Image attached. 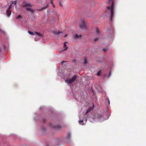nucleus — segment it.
<instances>
[{
    "label": "nucleus",
    "instance_id": "nucleus-1",
    "mask_svg": "<svg viewBox=\"0 0 146 146\" xmlns=\"http://www.w3.org/2000/svg\"><path fill=\"white\" fill-rule=\"evenodd\" d=\"M109 6H107V12L110 13V17L111 19L113 16L114 12V4L113 0H109Z\"/></svg>",
    "mask_w": 146,
    "mask_h": 146
},
{
    "label": "nucleus",
    "instance_id": "nucleus-2",
    "mask_svg": "<svg viewBox=\"0 0 146 146\" xmlns=\"http://www.w3.org/2000/svg\"><path fill=\"white\" fill-rule=\"evenodd\" d=\"M77 78V76L74 75L72 78L71 79H67L65 80V82L67 83L68 85L72 83Z\"/></svg>",
    "mask_w": 146,
    "mask_h": 146
},
{
    "label": "nucleus",
    "instance_id": "nucleus-3",
    "mask_svg": "<svg viewBox=\"0 0 146 146\" xmlns=\"http://www.w3.org/2000/svg\"><path fill=\"white\" fill-rule=\"evenodd\" d=\"M80 28L83 29H86V26L85 23L84 22H83L80 25Z\"/></svg>",
    "mask_w": 146,
    "mask_h": 146
},
{
    "label": "nucleus",
    "instance_id": "nucleus-4",
    "mask_svg": "<svg viewBox=\"0 0 146 146\" xmlns=\"http://www.w3.org/2000/svg\"><path fill=\"white\" fill-rule=\"evenodd\" d=\"M12 5V4H11L10 5L9 8L7 9V11H6V13L7 14V15L8 17H9L11 15V11H10V10H9V9L11 8Z\"/></svg>",
    "mask_w": 146,
    "mask_h": 146
},
{
    "label": "nucleus",
    "instance_id": "nucleus-5",
    "mask_svg": "<svg viewBox=\"0 0 146 146\" xmlns=\"http://www.w3.org/2000/svg\"><path fill=\"white\" fill-rule=\"evenodd\" d=\"M32 5L30 3H24L23 4V7H26L27 6L31 7Z\"/></svg>",
    "mask_w": 146,
    "mask_h": 146
},
{
    "label": "nucleus",
    "instance_id": "nucleus-6",
    "mask_svg": "<svg viewBox=\"0 0 146 146\" xmlns=\"http://www.w3.org/2000/svg\"><path fill=\"white\" fill-rule=\"evenodd\" d=\"M92 106L91 108H89L86 111V114L87 113H88L91 110H93L94 108V105L93 103H92Z\"/></svg>",
    "mask_w": 146,
    "mask_h": 146
},
{
    "label": "nucleus",
    "instance_id": "nucleus-7",
    "mask_svg": "<svg viewBox=\"0 0 146 146\" xmlns=\"http://www.w3.org/2000/svg\"><path fill=\"white\" fill-rule=\"evenodd\" d=\"M79 119L80 120L79 121V122L80 124H81L82 125H85L86 123H84L83 121V120H81V118L80 116H79Z\"/></svg>",
    "mask_w": 146,
    "mask_h": 146
},
{
    "label": "nucleus",
    "instance_id": "nucleus-8",
    "mask_svg": "<svg viewBox=\"0 0 146 146\" xmlns=\"http://www.w3.org/2000/svg\"><path fill=\"white\" fill-rule=\"evenodd\" d=\"M99 121L101 122L104 120V119L103 116H102L100 117H99Z\"/></svg>",
    "mask_w": 146,
    "mask_h": 146
},
{
    "label": "nucleus",
    "instance_id": "nucleus-9",
    "mask_svg": "<svg viewBox=\"0 0 146 146\" xmlns=\"http://www.w3.org/2000/svg\"><path fill=\"white\" fill-rule=\"evenodd\" d=\"M26 9L27 10L30 11L31 13H33L34 11V10L31 8L27 7Z\"/></svg>",
    "mask_w": 146,
    "mask_h": 146
},
{
    "label": "nucleus",
    "instance_id": "nucleus-10",
    "mask_svg": "<svg viewBox=\"0 0 146 146\" xmlns=\"http://www.w3.org/2000/svg\"><path fill=\"white\" fill-rule=\"evenodd\" d=\"M67 42H65L64 44V51L66 50L68 48L65 44Z\"/></svg>",
    "mask_w": 146,
    "mask_h": 146
},
{
    "label": "nucleus",
    "instance_id": "nucleus-11",
    "mask_svg": "<svg viewBox=\"0 0 146 146\" xmlns=\"http://www.w3.org/2000/svg\"><path fill=\"white\" fill-rule=\"evenodd\" d=\"M81 35H75L74 37L76 38H80L81 37Z\"/></svg>",
    "mask_w": 146,
    "mask_h": 146
},
{
    "label": "nucleus",
    "instance_id": "nucleus-12",
    "mask_svg": "<svg viewBox=\"0 0 146 146\" xmlns=\"http://www.w3.org/2000/svg\"><path fill=\"white\" fill-rule=\"evenodd\" d=\"M71 134L70 133H68L67 134V138L68 139H69L71 136Z\"/></svg>",
    "mask_w": 146,
    "mask_h": 146
},
{
    "label": "nucleus",
    "instance_id": "nucleus-13",
    "mask_svg": "<svg viewBox=\"0 0 146 146\" xmlns=\"http://www.w3.org/2000/svg\"><path fill=\"white\" fill-rule=\"evenodd\" d=\"M60 33L58 32H57L56 31H54V35H58L60 34Z\"/></svg>",
    "mask_w": 146,
    "mask_h": 146
},
{
    "label": "nucleus",
    "instance_id": "nucleus-14",
    "mask_svg": "<svg viewBox=\"0 0 146 146\" xmlns=\"http://www.w3.org/2000/svg\"><path fill=\"white\" fill-rule=\"evenodd\" d=\"M28 32L30 35H34V33L32 32L29 31H28Z\"/></svg>",
    "mask_w": 146,
    "mask_h": 146
},
{
    "label": "nucleus",
    "instance_id": "nucleus-15",
    "mask_svg": "<svg viewBox=\"0 0 146 146\" xmlns=\"http://www.w3.org/2000/svg\"><path fill=\"white\" fill-rule=\"evenodd\" d=\"M108 50V48H105L103 49V50L104 51V52H106Z\"/></svg>",
    "mask_w": 146,
    "mask_h": 146
},
{
    "label": "nucleus",
    "instance_id": "nucleus-16",
    "mask_svg": "<svg viewBox=\"0 0 146 146\" xmlns=\"http://www.w3.org/2000/svg\"><path fill=\"white\" fill-rule=\"evenodd\" d=\"M35 33L37 35L39 36H42L41 35L38 33L36 32Z\"/></svg>",
    "mask_w": 146,
    "mask_h": 146
},
{
    "label": "nucleus",
    "instance_id": "nucleus-17",
    "mask_svg": "<svg viewBox=\"0 0 146 146\" xmlns=\"http://www.w3.org/2000/svg\"><path fill=\"white\" fill-rule=\"evenodd\" d=\"M100 74H101V71H100L98 72L97 74V75H98V76H99L100 75Z\"/></svg>",
    "mask_w": 146,
    "mask_h": 146
},
{
    "label": "nucleus",
    "instance_id": "nucleus-18",
    "mask_svg": "<svg viewBox=\"0 0 146 146\" xmlns=\"http://www.w3.org/2000/svg\"><path fill=\"white\" fill-rule=\"evenodd\" d=\"M84 64H86L87 63V60L86 59V58H85L84 59Z\"/></svg>",
    "mask_w": 146,
    "mask_h": 146
},
{
    "label": "nucleus",
    "instance_id": "nucleus-19",
    "mask_svg": "<svg viewBox=\"0 0 146 146\" xmlns=\"http://www.w3.org/2000/svg\"><path fill=\"white\" fill-rule=\"evenodd\" d=\"M39 39L38 38V37H36L35 38V41H37L39 40Z\"/></svg>",
    "mask_w": 146,
    "mask_h": 146
},
{
    "label": "nucleus",
    "instance_id": "nucleus-20",
    "mask_svg": "<svg viewBox=\"0 0 146 146\" xmlns=\"http://www.w3.org/2000/svg\"><path fill=\"white\" fill-rule=\"evenodd\" d=\"M111 71H110L109 72V75H108V77H110V76H111Z\"/></svg>",
    "mask_w": 146,
    "mask_h": 146
},
{
    "label": "nucleus",
    "instance_id": "nucleus-21",
    "mask_svg": "<svg viewBox=\"0 0 146 146\" xmlns=\"http://www.w3.org/2000/svg\"><path fill=\"white\" fill-rule=\"evenodd\" d=\"M21 17V15H19L17 16V19H19V18H20Z\"/></svg>",
    "mask_w": 146,
    "mask_h": 146
},
{
    "label": "nucleus",
    "instance_id": "nucleus-22",
    "mask_svg": "<svg viewBox=\"0 0 146 146\" xmlns=\"http://www.w3.org/2000/svg\"><path fill=\"white\" fill-rule=\"evenodd\" d=\"M106 100H107L108 101L109 105H110V100H109V98H107Z\"/></svg>",
    "mask_w": 146,
    "mask_h": 146
},
{
    "label": "nucleus",
    "instance_id": "nucleus-23",
    "mask_svg": "<svg viewBox=\"0 0 146 146\" xmlns=\"http://www.w3.org/2000/svg\"><path fill=\"white\" fill-rule=\"evenodd\" d=\"M53 0H51L50 1V3L52 4H53Z\"/></svg>",
    "mask_w": 146,
    "mask_h": 146
},
{
    "label": "nucleus",
    "instance_id": "nucleus-24",
    "mask_svg": "<svg viewBox=\"0 0 146 146\" xmlns=\"http://www.w3.org/2000/svg\"><path fill=\"white\" fill-rule=\"evenodd\" d=\"M98 31H98V29H97H97H96V33H98Z\"/></svg>",
    "mask_w": 146,
    "mask_h": 146
},
{
    "label": "nucleus",
    "instance_id": "nucleus-25",
    "mask_svg": "<svg viewBox=\"0 0 146 146\" xmlns=\"http://www.w3.org/2000/svg\"><path fill=\"white\" fill-rule=\"evenodd\" d=\"M66 62V61H62V62H61V63L62 64H63V63H64V62Z\"/></svg>",
    "mask_w": 146,
    "mask_h": 146
},
{
    "label": "nucleus",
    "instance_id": "nucleus-26",
    "mask_svg": "<svg viewBox=\"0 0 146 146\" xmlns=\"http://www.w3.org/2000/svg\"><path fill=\"white\" fill-rule=\"evenodd\" d=\"M87 119L86 118H85V119H84V121H85V123H86V121H87Z\"/></svg>",
    "mask_w": 146,
    "mask_h": 146
},
{
    "label": "nucleus",
    "instance_id": "nucleus-27",
    "mask_svg": "<svg viewBox=\"0 0 146 146\" xmlns=\"http://www.w3.org/2000/svg\"><path fill=\"white\" fill-rule=\"evenodd\" d=\"M16 3H17V1H15V3H14L15 5H16Z\"/></svg>",
    "mask_w": 146,
    "mask_h": 146
},
{
    "label": "nucleus",
    "instance_id": "nucleus-28",
    "mask_svg": "<svg viewBox=\"0 0 146 146\" xmlns=\"http://www.w3.org/2000/svg\"><path fill=\"white\" fill-rule=\"evenodd\" d=\"M44 9V8H42V9H39L38 10L39 11H41V10H42V9Z\"/></svg>",
    "mask_w": 146,
    "mask_h": 146
},
{
    "label": "nucleus",
    "instance_id": "nucleus-29",
    "mask_svg": "<svg viewBox=\"0 0 146 146\" xmlns=\"http://www.w3.org/2000/svg\"><path fill=\"white\" fill-rule=\"evenodd\" d=\"M67 36V34H66L65 35V36H64V37H66Z\"/></svg>",
    "mask_w": 146,
    "mask_h": 146
},
{
    "label": "nucleus",
    "instance_id": "nucleus-30",
    "mask_svg": "<svg viewBox=\"0 0 146 146\" xmlns=\"http://www.w3.org/2000/svg\"><path fill=\"white\" fill-rule=\"evenodd\" d=\"M11 3H12V4H11L12 5V4H13L14 3V2L13 1H12V2H11Z\"/></svg>",
    "mask_w": 146,
    "mask_h": 146
},
{
    "label": "nucleus",
    "instance_id": "nucleus-31",
    "mask_svg": "<svg viewBox=\"0 0 146 146\" xmlns=\"http://www.w3.org/2000/svg\"><path fill=\"white\" fill-rule=\"evenodd\" d=\"M48 6V5H47V6L45 7V8H46Z\"/></svg>",
    "mask_w": 146,
    "mask_h": 146
},
{
    "label": "nucleus",
    "instance_id": "nucleus-32",
    "mask_svg": "<svg viewBox=\"0 0 146 146\" xmlns=\"http://www.w3.org/2000/svg\"><path fill=\"white\" fill-rule=\"evenodd\" d=\"M94 40V41H96L97 40V39H95Z\"/></svg>",
    "mask_w": 146,
    "mask_h": 146
},
{
    "label": "nucleus",
    "instance_id": "nucleus-33",
    "mask_svg": "<svg viewBox=\"0 0 146 146\" xmlns=\"http://www.w3.org/2000/svg\"><path fill=\"white\" fill-rule=\"evenodd\" d=\"M53 6L54 7V5L53 4Z\"/></svg>",
    "mask_w": 146,
    "mask_h": 146
},
{
    "label": "nucleus",
    "instance_id": "nucleus-34",
    "mask_svg": "<svg viewBox=\"0 0 146 146\" xmlns=\"http://www.w3.org/2000/svg\"><path fill=\"white\" fill-rule=\"evenodd\" d=\"M1 31V29H0V31Z\"/></svg>",
    "mask_w": 146,
    "mask_h": 146
}]
</instances>
